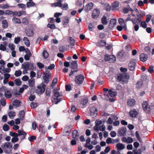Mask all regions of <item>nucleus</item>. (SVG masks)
Here are the masks:
<instances>
[{
  "instance_id": "49530a36",
  "label": "nucleus",
  "mask_w": 154,
  "mask_h": 154,
  "mask_svg": "<svg viewBox=\"0 0 154 154\" xmlns=\"http://www.w3.org/2000/svg\"><path fill=\"white\" fill-rule=\"evenodd\" d=\"M88 102V98H86L82 101L81 102V104L83 106L86 105Z\"/></svg>"
},
{
  "instance_id": "39448f33",
  "label": "nucleus",
  "mask_w": 154,
  "mask_h": 154,
  "mask_svg": "<svg viewBox=\"0 0 154 154\" xmlns=\"http://www.w3.org/2000/svg\"><path fill=\"white\" fill-rule=\"evenodd\" d=\"M54 94L53 96L54 100H56L57 98L60 97L61 94L59 93L58 89L57 88H55L53 90Z\"/></svg>"
},
{
  "instance_id": "ea45409f",
  "label": "nucleus",
  "mask_w": 154,
  "mask_h": 154,
  "mask_svg": "<svg viewBox=\"0 0 154 154\" xmlns=\"http://www.w3.org/2000/svg\"><path fill=\"white\" fill-rule=\"evenodd\" d=\"M20 102L18 100H15L13 103V105L16 107H18L20 104Z\"/></svg>"
},
{
  "instance_id": "864d4df0",
  "label": "nucleus",
  "mask_w": 154,
  "mask_h": 154,
  "mask_svg": "<svg viewBox=\"0 0 154 154\" xmlns=\"http://www.w3.org/2000/svg\"><path fill=\"white\" fill-rule=\"evenodd\" d=\"M42 54L45 59L47 58L48 56V54L46 50H44L43 51Z\"/></svg>"
},
{
  "instance_id": "423d86ee",
  "label": "nucleus",
  "mask_w": 154,
  "mask_h": 154,
  "mask_svg": "<svg viewBox=\"0 0 154 154\" xmlns=\"http://www.w3.org/2000/svg\"><path fill=\"white\" fill-rule=\"evenodd\" d=\"M86 143L85 144L84 146L86 148H88L89 150H91L93 148L92 145L90 144L91 139L89 137H88L85 140Z\"/></svg>"
},
{
  "instance_id": "3c124183",
  "label": "nucleus",
  "mask_w": 154,
  "mask_h": 154,
  "mask_svg": "<svg viewBox=\"0 0 154 154\" xmlns=\"http://www.w3.org/2000/svg\"><path fill=\"white\" fill-rule=\"evenodd\" d=\"M47 27L50 28L51 29H56V26L54 24H48L47 25Z\"/></svg>"
},
{
  "instance_id": "4be33fe9",
  "label": "nucleus",
  "mask_w": 154,
  "mask_h": 154,
  "mask_svg": "<svg viewBox=\"0 0 154 154\" xmlns=\"http://www.w3.org/2000/svg\"><path fill=\"white\" fill-rule=\"evenodd\" d=\"M135 100L132 99H129L127 102V104L129 106H132L135 104Z\"/></svg>"
},
{
  "instance_id": "bf43d9fd",
  "label": "nucleus",
  "mask_w": 154,
  "mask_h": 154,
  "mask_svg": "<svg viewBox=\"0 0 154 154\" xmlns=\"http://www.w3.org/2000/svg\"><path fill=\"white\" fill-rule=\"evenodd\" d=\"M36 139V137L32 135L29 137L28 139L30 142H32Z\"/></svg>"
},
{
  "instance_id": "cd10ccee",
  "label": "nucleus",
  "mask_w": 154,
  "mask_h": 154,
  "mask_svg": "<svg viewBox=\"0 0 154 154\" xmlns=\"http://www.w3.org/2000/svg\"><path fill=\"white\" fill-rule=\"evenodd\" d=\"M26 5L27 8H29L30 7L35 6V4L33 2H28L26 4Z\"/></svg>"
},
{
  "instance_id": "1a4fd4ad",
  "label": "nucleus",
  "mask_w": 154,
  "mask_h": 154,
  "mask_svg": "<svg viewBox=\"0 0 154 154\" xmlns=\"http://www.w3.org/2000/svg\"><path fill=\"white\" fill-rule=\"evenodd\" d=\"M11 71V69L10 68L5 69L4 66H0V73L2 74H4L6 73H9Z\"/></svg>"
},
{
  "instance_id": "393cba45",
  "label": "nucleus",
  "mask_w": 154,
  "mask_h": 154,
  "mask_svg": "<svg viewBox=\"0 0 154 154\" xmlns=\"http://www.w3.org/2000/svg\"><path fill=\"white\" fill-rule=\"evenodd\" d=\"M130 116L133 117H135L137 114V112L135 109H133L129 112Z\"/></svg>"
},
{
  "instance_id": "f704fd0d",
  "label": "nucleus",
  "mask_w": 154,
  "mask_h": 154,
  "mask_svg": "<svg viewBox=\"0 0 154 154\" xmlns=\"http://www.w3.org/2000/svg\"><path fill=\"white\" fill-rule=\"evenodd\" d=\"M129 11L131 12L133 11V10L129 7L128 8H125L123 10V12L125 14L128 13Z\"/></svg>"
},
{
  "instance_id": "2f4dec72",
  "label": "nucleus",
  "mask_w": 154,
  "mask_h": 154,
  "mask_svg": "<svg viewBox=\"0 0 154 154\" xmlns=\"http://www.w3.org/2000/svg\"><path fill=\"white\" fill-rule=\"evenodd\" d=\"M21 68L23 69H27L29 70V66L28 63H24L22 65Z\"/></svg>"
},
{
  "instance_id": "dca6fc26",
  "label": "nucleus",
  "mask_w": 154,
  "mask_h": 154,
  "mask_svg": "<svg viewBox=\"0 0 154 154\" xmlns=\"http://www.w3.org/2000/svg\"><path fill=\"white\" fill-rule=\"evenodd\" d=\"M116 20L115 19H112L110 20L109 27L110 29H112L116 25Z\"/></svg>"
},
{
  "instance_id": "052dcab7",
  "label": "nucleus",
  "mask_w": 154,
  "mask_h": 154,
  "mask_svg": "<svg viewBox=\"0 0 154 154\" xmlns=\"http://www.w3.org/2000/svg\"><path fill=\"white\" fill-rule=\"evenodd\" d=\"M125 21L122 18H119V22L120 25H125Z\"/></svg>"
},
{
  "instance_id": "e433bc0d",
  "label": "nucleus",
  "mask_w": 154,
  "mask_h": 154,
  "mask_svg": "<svg viewBox=\"0 0 154 154\" xmlns=\"http://www.w3.org/2000/svg\"><path fill=\"white\" fill-rule=\"evenodd\" d=\"M102 23L104 25L107 24L108 22L106 17L105 16H103L101 19Z\"/></svg>"
},
{
  "instance_id": "de8ad7c7",
  "label": "nucleus",
  "mask_w": 154,
  "mask_h": 154,
  "mask_svg": "<svg viewBox=\"0 0 154 154\" xmlns=\"http://www.w3.org/2000/svg\"><path fill=\"white\" fill-rule=\"evenodd\" d=\"M107 93L106 92L104 93L103 96L102 97L103 99L107 100H109V97H108Z\"/></svg>"
},
{
  "instance_id": "a18cd8bd",
  "label": "nucleus",
  "mask_w": 154,
  "mask_h": 154,
  "mask_svg": "<svg viewBox=\"0 0 154 154\" xmlns=\"http://www.w3.org/2000/svg\"><path fill=\"white\" fill-rule=\"evenodd\" d=\"M17 6L19 8L23 10H25L26 8V5L23 4H19L17 5Z\"/></svg>"
},
{
  "instance_id": "58836bf2",
  "label": "nucleus",
  "mask_w": 154,
  "mask_h": 154,
  "mask_svg": "<svg viewBox=\"0 0 154 154\" xmlns=\"http://www.w3.org/2000/svg\"><path fill=\"white\" fill-rule=\"evenodd\" d=\"M104 8L107 11H109L111 9L110 6L107 3H105L104 5Z\"/></svg>"
},
{
  "instance_id": "9d476101",
  "label": "nucleus",
  "mask_w": 154,
  "mask_h": 154,
  "mask_svg": "<svg viewBox=\"0 0 154 154\" xmlns=\"http://www.w3.org/2000/svg\"><path fill=\"white\" fill-rule=\"evenodd\" d=\"M143 109L146 112H149L150 110V108L148 102L146 101H144L143 103Z\"/></svg>"
},
{
  "instance_id": "5fc2aeb1",
  "label": "nucleus",
  "mask_w": 154,
  "mask_h": 154,
  "mask_svg": "<svg viewBox=\"0 0 154 154\" xmlns=\"http://www.w3.org/2000/svg\"><path fill=\"white\" fill-rule=\"evenodd\" d=\"M22 73V72L20 70H17L15 72L14 75H15V76L17 77H18L20 76L21 75Z\"/></svg>"
},
{
  "instance_id": "4c0bfd02",
  "label": "nucleus",
  "mask_w": 154,
  "mask_h": 154,
  "mask_svg": "<svg viewBox=\"0 0 154 154\" xmlns=\"http://www.w3.org/2000/svg\"><path fill=\"white\" fill-rule=\"evenodd\" d=\"M18 135L19 136H22L23 135V136L25 137L26 136V134L25 132H24L23 130H19L18 131Z\"/></svg>"
},
{
  "instance_id": "aec40b11",
  "label": "nucleus",
  "mask_w": 154,
  "mask_h": 154,
  "mask_svg": "<svg viewBox=\"0 0 154 154\" xmlns=\"http://www.w3.org/2000/svg\"><path fill=\"white\" fill-rule=\"evenodd\" d=\"M116 147L118 151H120L125 148L124 145L121 143H118L116 145Z\"/></svg>"
},
{
  "instance_id": "680f3d73",
  "label": "nucleus",
  "mask_w": 154,
  "mask_h": 154,
  "mask_svg": "<svg viewBox=\"0 0 154 154\" xmlns=\"http://www.w3.org/2000/svg\"><path fill=\"white\" fill-rule=\"evenodd\" d=\"M29 70H34L35 69V66L32 63H28Z\"/></svg>"
},
{
  "instance_id": "b1692460",
  "label": "nucleus",
  "mask_w": 154,
  "mask_h": 154,
  "mask_svg": "<svg viewBox=\"0 0 154 154\" xmlns=\"http://www.w3.org/2000/svg\"><path fill=\"white\" fill-rule=\"evenodd\" d=\"M8 114L9 118L13 119L16 116V113L13 111L11 110L8 112Z\"/></svg>"
},
{
  "instance_id": "0eeeda50",
  "label": "nucleus",
  "mask_w": 154,
  "mask_h": 154,
  "mask_svg": "<svg viewBox=\"0 0 154 154\" xmlns=\"http://www.w3.org/2000/svg\"><path fill=\"white\" fill-rule=\"evenodd\" d=\"M26 35L28 37H32L33 36L34 32L32 28H27L25 31Z\"/></svg>"
},
{
  "instance_id": "c9c22d12",
  "label": "nucleus",
  "mask_w": 154,
  "mask_h": 154,
  "mask_svg": "<svg viewBox=\"0 0 154 154\" xmlns=\"http://www.w3.org/2000/svg\"><path fill=\"white\" fill-rule=\"evenodd\" d=\"M109 96L111 97H114L116 95V92L115 91H113L112 90H109Z\"/></svg>"
},
{
  "instance_id": "09e8293b",
  "label": "nucleus",
  "mask_w": 154,
  "mask_h": 154,
  "mask_svg": "<svg viewBox=\"0 0 154 154\" xmlns=\"http://www.w3.org/2000/svg\"><path fill=\"white\" fill-rule=\"evenodd\" d=\"M46 96L47 97H50L51 95V90L49 88H47L45 92Z\"/></svg>"
},
{
  "instance_id": "79ce46f5",
  "label": "nucleus",
  "mask_w": 154,
  "mask_h": 154,
  "mask_svg": "<svg viewBox=\"0 0 154 154\" xmlns=\"http://www.w3.org/2000/svg\"><path fill=\"white\" fill-rule=\"evenodd\" d=\"M12 21L13 23H20V20L18 18L15 17L13 18L12 19Z\"/></svg>"
},
{
  "instance_id": "6e6d98bb",
  "label": "nucleus",
  "mask_w": 154,
  "mask_h": 154,
  "mask_svg": "<svg viewBox=\"0 0 154 154\" xmlns=\"http://www.w3.org/2000/svg\"><path fill=\"white\" fill-rule=\"evenodd\" d=\"M119 6V3L118 2H114L112 4V7L114 9L116 10V8Z\"/></svg>"
},
{
  "instance_id": "2eb2a0df",
  "label": "nucleus",
  "mask_w": 154,
  "mask_h": 154,
  "mask_svg": "<svg viewBox=\"0 0 154 154\" xmlns=\"http://www.w3.org/2000/svg\"><path fill=\"white\" fill-rule=\"evenodd\" d=\"M118 132L121 136H124L126 134V129L124 128H122L119 129Z\"/></svg>"
},
{
  "instance_id": "e2e57ef3",
  "label": "nucleus",
  "mask_w": 154,
  "mask_h": 154,
  "mask_svg": "<svg viewBox=\"0 0 154 154\" xmlns=\"http://www.w3.org/2000/svg\"><path fill=\"white\" fill-rule=\"evenodd\" d=\"M37 65L39 69H42L44 68V65L40 62H38L37 63Z\"/></svg>"
},
{
  "instance_id": "f3484780",
  "label": "nucleus",
  "mask_w": 154,
  "mask_h": 154,
  "mask_svg": "<svg viewBox=\"0 0 154 154\" xmlns=\"http://www.w3.org/2000/svg\"><path fill=\"white\" fill-rule=\"evenodd\" d=\"M93 6V3L92 2L89 3L85 6V9L86 12H88L92 8Z\"/></svg>"
},
{
  "instance_id": "37998d69",
  "label": "nucleus",
  "mask_w": 154,
  "mask_h": 154,
  "mask_svg": "<svg viewBox=\"0 0 154 154\" xmlns=\"http://www.w3.org/2000/svg\"><path fill=\"white\" fill-rule=\"evenodd\" d=\"M11 93L9 91H5V96L6 97L9 98L11 97Z\"/></svg>"
},
{
  "instance_id": "412c9836",
  "label": "nucleus",
  "mask_w": 154,
  "mask_h": 154,
  "mask_svg": "<svg viewBox=\"0 0 154 154\" xmlns=\"http://www.w3.org/2000/svg\"><path fill=\"white\" fill-rule=\"evenodd\" d=\"M77 70H75L74 69H72L71 71V72L69 76L73 78L74 77H75V79L77 78Z\"/></svg>"
},
{
  "instance_id": "bb28decb",
  "label": "nucleus",
  "mask_w": 154,
  "mask_h": 154,
  "mask_svg": "<svg viewBox=\"0 0 154 154\" xmlns=\"http://www.w3.org/2000/svg\"><path fill=\"white\" fill-rule=\"evenodd\" d=\"M25 113L23 111H20L19 113V117L20 118V120H23L24 117Z\"/></svg>"
},
{
  "instance_id": "8fccbe9b",
  "label": "nucleus",
  "mask_w": 154,
  "mask_h": 154,
  "mask_svg": "<svg viewBox=\"0 0 154 154\" xmlns=\"http://www.w3.org/2000/svg\"><path fill=\"white\" fill-rule=\"evenodd\" d=\"M70 132L69 130H67L66 128H65L64 129L63 132V135L64 136H68L70 134Z\"/></svg>"
},
{
  "instance_id": "a878e982",
  "label": "nucleus",
  "mask_w": 154,
  "mask_h": 154,
  "mask_svg": "<svg viewBox=\"0 0 154 154\" xmlns=\"http://www.w3.org/2000/svg\"><path fill=\"white\" fill-rule=\"evenodd\" d=\"M12 146V145L11 143L9 142H6L3 144V147L6 148H10Z\"/></svg>"
},
{
  "instance_id": "72a5a7b5",
  "label": "nucleus",
  "mask_w": 154,
  "mask_h": 154,
  "mask_svg": "<svg viewBox=\"0 0 154 154\" xmlns=\"http://www.w3.org/2000/svg\"><path fill=\"white\" fill-rule=\"evenodd\" d=\"M16 14L19 17H20L22 15H26V13L25 11H22L18 12H16Z\"/></svg>"
},
{
  "instance_id": "7ed1b4c3",
  "label": "nucleus",
  "mask_w": 154,
  "mask_h": 154,
  "mask_svg": "<svg viewBox=\"0 0 154 154\" xmlns=\"http://www.w3.org/2000/svg\"><path fill=\"white\" fill-rule=\"evenodd\" d=\"M104 59L105 61L112 63L116 61V58L114 55H109L108 54H106L105 56Z\"/></svg>"
},
{
  "instance_id": "20e7f679",
  "label": "nucleus",
  "mask_w": 154,
  "mask_h": 154,
  "mask_svg": "<svg viewBox=\"0 0 154 154\" xmlns=\"http://www.w3.org/2000/svg\"><path fill=\"white\" fill-rule=\"evenodd\" d=\"M44 74L45 75L43 76V79L45 82L48 83L49 82V79L51 77V73L48 71H46Z\"/></svg>"
},
{
  "instance_id": "a19ab883",
  "label": "nucleus",
  "mask_w": 154,
  "mask_h": 154,
  "mask_svg": "<svg viewBox=\"0 0 154 154\" xmlns=\"http://www.w3.org/2000/svg\"><path fill=\"white\" fill-rule=\"evenodd\" d=\"M55 66V65L54 64H52L48 67L45 66V69L46 71H47L48 69L52 70L54 68Z\"/></svg>"
},
{
  "instance_id": "f257e3e1",
  "label": "nucleus",
  "mask_w": 154,
  "mask_h": 154,
  "mask_svg": "<svg viewBox=\"0 0 154 154\" xmlns=\"http://www.w3.org/2000/svg\"><path fill=\"white\" fill-rule=\"evenodd\" d=\"M129 77L127 74H119L116 76V79L119 82H122L123 84H127Z\"/></svg>"
},
{
  "instance_id": "f03ea898",
  "label": "nucleus",
  "mask_w": 154,
  "mask_h": 154,
  "mask_svg": "<svg viewBox=\"0 0 154 154\" xmlns=\"http://www.w3.org/2000/svg\"><path fill=\"white\" fill-rule=\"evenodd\" d=\"M46 86L43 83L39 84L37 87L38 89L36 92L39 95L43 94L45 90Z\"/></svg>"
},
{
  "instance_id": "7c9ffc66",
  "label": "nucleus",
  "mask_w": 154,
  "mask_h": 154,
  "mask_svg": "<svg viewBox=\"0 0 154 154\" xmlns=\"http://www.w3.org/2000/svg\"><path fill=\"white\" fill-rule=\"evenodd\" d=\"M51 6L53 7H61L62 6V4L60 2L58 1L57 2L52 3L51 4Z\"/></svg>"
},
{
  "instance_id": "9b49d317",
  "label": "nucleus",
  "mask_w": 154,
  "mask_h": 154,
  "mask_svg": "<svg viewBox=\"0 0 154 154\" xmlns=\"http://www.w3.org/2000/svg\"><path fill=\"white\" fill-rule=\"evenodd\" d=\"M136 61L134 60H131L128 64L129 69L131 71H133L135 68Z\"/></svg>"
},
{
  "instance_id": "603ef678",
  "label": "nucleus",
  "mask_w": 154,
  "mask_h": 154,
  "mask_svg": "<svg viewBox=\"0 0 154 154\" xmlns=\"http://www.w3.org/2000/svg\"><path fill=\"white\" fill-rule=\"evenodd\" d=\"M77 136V131L74 130L72 134V137L74 139H76Z\"/></svg>"
},
{
  "instance_id": "0e129e2a",
  "label": "nucleus",
  "mask_w": 154,
  "mask_h": 154,
  "mask_svg": "<svg viewBox=\"0 0 154 154\" xmlns=\"http://www.w3.org/2000/svg\"><path fill=\"white\" fill-rule=\"evenodd\" d=\"M16 85L17 86L20 85L21 83V81L19 79H16L14 80Z\"/></svg>"
},
{
  "instance_id": "ddd939ff",
  "label": "nucleus",
  "mask_w": 154,
  "mask_h": 154,
  "mask_svg": "<svg viewBox=\"0 0 154 154\" xmlns=\"http://www.w3.org/2000/svg\"><path fill=\"white\" fill-rule=\"evenodd\" d=\"M100 11L97 8L94 9L92 14V17L94 18H97L99 15Z\"/></svg>"
},
{
  "instance_id": "6e6552de",
  "label": "nucleus",
  "mask_w": 154,
  "mask_h": 154,
  "mask_svg": "<svg viewBox=\"0 0 154 154\" xmlns=\"http://www.w3.org/2000/svg\"><path fill=\"white\" fill-rule=\"evenodd\" d=\"M119 141V138L114 139H112L110 137L108 138L106 140V143L108 144L110 143L114 144L115 143H117Z\"/></svg>"
},
{
  "instance_id": "c03bdc74",
  "label": "nucleus",
  "mask_w": 154,
  "mask_h": 154,
  "mask_svg": "<svg viewBox=\"0 0 154 154\" xmlns=\"http://www.w3.org/2000/svg\"><path fill=\"white\" fill-rule=\"evenodd\" d=\"M131 20L132 22L133 23V24H135V19H131V18H130V15H128V17L127 18V19H126V20H125V22L128 21L129 20Z\"/></svg>"
},
{
  "instance_id": "5701e85b",
  "label": "nucleus",
  "mask_w": 154,
  "mask_h": 154,
  "mask_svg": "<svg viewBox=\"0 0 154 154\" xmlns=\"http://www.w3.org/2000/svg\"><path fill=\"white\" fill-rule=\"evenodd\" d=\"M147 59V56L144 54H141L140 55V60L143 62H145Z\"/></svg>"
},
{
  "instance_id": "c756f323",
  "label": "nucleus",
  "mask_w": 154,
  "mask_h": 154,
  "mask_svg": "<svg viewBox=\"0 0 154 154\" xmlns=\"http://www.w3.org/2000/svg\"><path fill=\"white\" fill-rule=\"evenodd\" d=\"M90 111L91 114H96L97 111V109L94 106L91 107L90 109Z\"/></svg>"
},
{
  "instance_id": "a211bd4d",
  "label": "nucleus",
  "mask_w": 154,
  "mask_h": 154,
  "mask_svg": "<svg viewBox=\"0 0 154 154\" xmlns=\"http://www.w3.org/2000/svg\"><path fill=\"white\" fill-rule=\"evenodd\" d=\"M70 67L72 69H74L77 66V62L76 60H72L70 63Z\"/></svg>"
},
{
  "instance_id": "4d7b16f0",
  "label": "nucleus",
  "mask_w": 154,
  "mask_h": 154,
  "mask_svg": "<svg viewBox=\"0 0 154 154\" xmlns=\"http://www.w3.org/2000/svg\"><path fill=\"white\" fill-rule=\"evenodd\" d=\"M9 134L10 136L14 137H17L19 135L17 133H13L11 131L10 132Z\"/></svg>"
},
{
  "instance_id": "4468645a",
  "label": "nucleus",
  "mask_w": 154,
  "mask_h": 154,
  "mask_svg": "<svg viewBox=\"0 0 154 154\" xmlns=\"http://www.w3.org/2000/svg\"><path fill=\"white\" fill-rule=\"evenodd\" d=\"M84 77L82 74L78 75V85H80L82 84L84 80Z\"/></svg>"
},
{
  "instance_id": "6ab92c4d",
  "label": "nucleus",
  "mask_w": 154,
  "mask_h": 154,
  "mask_svg": "<svg viewBox=\"0 0 154 154\" xmlns=\"http://www.w3.org/2000/svg\"><path fill=\"white\" fill-rule=\"evenodd\" d=\"M35 83V79L33 78H30L28 80V86L31 88H32L34 86Z\"/></svg>"
},
{
  "instance_id": "473e14b6",
  "label": "nucleus",
  "mask_w": 154,
  "mask_h": 154,
  "mask_svg": "<svg viewBox=\"0 0 154 154\" xmlns=\"http://www.w3.org/2000/svg\"><path fill=\"white\" fill-rule=\"evenodd\" d=\"M2 26L3 28H7L8 26V23L6 20H3L2 21Z\"/></svg>"
},
{
  "instance_id": "774afa93",
  "label": "nucleus",
  "mask_w": 154,
  "mask_h": 154,
  "mask_svg": "<svg viewBox=\"0 0 154 154\" xmlns=\"http://www.w3.org/2000/svg\"><path fill=\"white\" fill-rule=\"evenodd\" d=\"M22 22L24 24H27L28 23V20L26 17L23 18L22 20Z\"/></svg>"
},
{
  "instance_id": "338daca9",
  "label": "nucleus",
  "mask_w": 154,
  "mask_h": 154,
  "mask_svg": "<svg viewBox=\"0 0 154 154\" xmlns=\"http://www.w3.org/2000/svg\"><path fill=\"white\" fill-rule=\"evenodd\" d=\"M3 129L5 131H7L9 129V127L7 124H5L3 126Z\"/></svg>"
},
{
  "instance_id": "f8f14e48",
  "label": "nucleus",
  "mask_w": 154,
  "mask_h": 154,
  "mask_svg": "<svg viewBox=\"0 0 154 154\" xmlns=\"http://www.w3.org/2000/svg\"><path fill=\"white\" fill-rule=\"evenodd\" d=\"M122 140L123 142H126L127 143H132L133 141V138L129 137L127 138L125 137H123L122 139Z\"/></svg>"
},
{
  "instance_id": "13d9d810",
  "label": "nucleus",
  "mask_w": 154,
  "mask_h": 154,
  "mask_svg": "<svg viewBox=\"0 0 154 154\" xmlns=\"http://www.w3.org/2000/svg\"><path fill=\"white\" fill-rule=\"evenodd\" d=\"M136 15L138 17V18L135 19V21L136 20L139 22H140L141 20V17L142 16V14H136Z\"/></svg>"
},
{
  "instance_id": "69168bd1",
  "label": "nucleus",
  "mask_w": 154,
  "mask_h": 154,
  "mask_svg": "<svg viewBox=\"0 0 154 154\" xmlns=\"http://www.w3.org/2000/svg\"><path fill=\"white\" fill-rule=\"evenodd\" d=\"M36 76V73L33 71H32L30 73V77L31 78H33Z\"/></svg>"
},
{
  "instance_id": "c85d7f7f",
  "label": "nucleus",
  "mask_w": 154,
  "mask_h": 154,
  "mask_svg": "<svg viewBox=\"0 0 154 154\" xmlns=\"http://www.w3.org/2000/svg\"><path fill=\"white\" fill-rule=\"evenodd\" d=\"M23 41L27 47H29L30 46L29 41L27 37H24L23 38Z\"/></svg>"
}]
</instances>
